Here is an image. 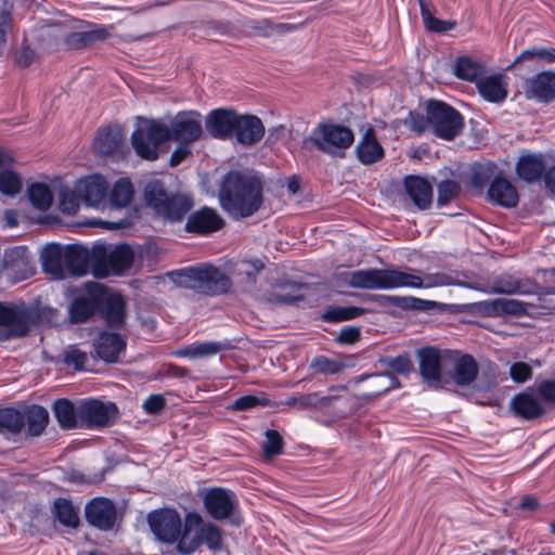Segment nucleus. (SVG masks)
Wrapping results in <instances>:
<instances>
[{
	"label": "nucleus",
	"mask_w": 555,
	"mask_h": 555,
	"mask_svg": "<svg viewBox=\"0 0 555 555\" xmlns=\"http://www.w3.org/2000/svg\"><path fill=\"white\" fill-rule=\"evenodd\" d=\"M269 403V399L264 396L247 395L237 398L231 404V409L235 411H248L260 406H268Z\"/></svg>",
	"instance_id": "obj_59"
},
{
	"label": "nucleus",
	"mask_w": 555,
	"mask_h": 555,
	"mask_svg": "<svg viewBox=\"0 0 555 555\" xmlns=\"http://www.w3.org/2000/svg\"><path fill=\"white\" fill-rule=\"evenodd\" d=\"M399 270L397 269H363L349 274L351 287L362 289L399 288Z\"/></svg>",
	"instance_id": "obj_11"
},
{
	"label": "nucleus",
	"mask_w": 555,
	"mask_h": 555,
	"mask_svg": "<svg viewBox=\"0 0 555 555\" xmlns=\"http://www.w3.org/2000/svg\"><path fill=\"white\" fill-rule=\"evenodd\" d=\"M144 198L158 217L169 222H180L193 206L189 196L168 193L159 181L146 184Z\"/></svg>",
	"instance_id": "obj_5"
},
{
	"label": "nucleus",
	"mask_w": 555,
	"mask_h": 555,
	"mask_svg": "<svg viewBox=\"0 0 555 555\" xmlns=\"http://www.w3.org/2000/svg\"><path fill=\"white\" fill-rule=\"evenodd\" d=\"M531 60L539 63H554L555 62V49L546 47H532L524 50L514 61L512 66H515L519 62Z\"/></svg>",
	"instance_id": "obj_52"
},
{
	"label": "nucleus",
	"mask_w": 555,
	"mask_h": 555,
	"mask_svg": "<svg viewBox=\"0 0 555 555\" xmlns=\"http://www.w3.org/2000/svg\"><path fill=\"white\" fill-rule=\"evenodd\" d=\"M365 379H370V388L372 390L373 396L383 395L390 389L397 388L399 386V382L395 375L391 373H379L372 375H362L358 382H363Z\"/></svg>",
	"instance_id": "obj_45"
},
{
	"label": "nucleus",
	"mask_w": 555,
	"mask_h": 555,
	"mask_svg": "<svg viewBox=\"0 0 555 555\" xmlns=\"http://www.w3.org/2000/svg\"><path fill=\"white\" fill-rule=\"evenodd\" d=\"M430 130L443 140H453L464 127L462 115L451 105L441 101H429L426 106Z\"/></svg>",
	"instance_id": "obj_8"
},
{
	"label": "nucleus",
	"mask_w": 555,
	"mask_h": 555,
	"mask_svg": "<svg viewBox=\"0 0 555 555\" xmlns=\"http://www.w3.org/2000/svg\"><path fill=\"white\" fill-rule=\"evenodd\" d=\"M55 515L61 524L67 527H77L78 514L73 504L65 499H59L54 503Z\"/></svg>",
	"instance_id": "obj_54"
},
{
	"label": "nucleus",
	"mask_w": 555,
	"mask_h": 555,
	"mask_svg": "<svg viewBox=\"0 0 555 555\" xmlns=\"http://www.w3.org/2000/svg\"><path fill=\"white\" fill-rule=\"evenodd\" d=\"M474 307L486 317L496 318L502 315H525L528 313V308L531 305L517 299L495 298L476 302Z\"/></svg>",
	"instance_id": "obj_17"
},
{
	"label": "nucleus",
	"mask_w": 555,
	"mask_h": 555,
	"mask_svg": "<svg viewBox=\"0 0 555 555\" xmlns=\"http://www.w3.org/2000/svg\"><path fill=\"white\" fill-rule=\"evenodd\" d=\"M485 73V66L477 60L469 56H461L456 60L454 65V74L456 77L467 80L475 81L482 78Z\"/></svg>",
	"instance_id": "obj_42"
},
{
	"label": "nucleus",
	"mask_w": 555,
	"mask_h": 555,
	"mask_svg": "<svg viewBox=\"0 0 555 555\" xmlns=\"http://www.w3.org/2000/svg\"><path fill=\"white\" fill-rule=\"evenodd\" d=\"M22 188L23 181L17 172L8 169L0 171V192L3 195L13 197L22 191Z\"/></svg>",
	"instance_id": "obj_53"
},
{
	"label": "nucleus",
	"mask_w": 555,
	"mask_h": 555,
	"mask_svg": "<svg viewBox=\"0 0 555 555\" xmlns=\"http://www.w3.org/2000/svg\"><path fill=\"white\" fill-rule=\"evenodd\" d=\"M406 193L420 209H427L433 203V186L424 178L410 176L404 180Z\"/></svg>",
	"instance_id": "obj_32"
},
{
	"label": "nucleus",
	"mask_w": 555,
	"mask_h": 555,
	"mask_svg": "<svg viewBox=\"0 0 555 555\" xmlns=\"http://www.w3.org/2000/svg\"><path fill=\"white\" fill-rule=\"evenodd\" d=\"M478 375V365L469 354H457L453 359L451 377L457 386L470 385Z\"/></svg>",
	"instance_id": "obj_34"
},
{
	"label": "nucleus",
	"mask_w": 555,
	"mask_h": 555,
	"mask_svg": "<svg viewBox=\"0 0 555 555\" xmlns=\"http://www.w3.org/2000/svg\"><path fill=\"white\" fill-rule=\"evenodd\" d=\"M223 225L224 220L216 209L203 207L189 216L185 230L190 233L208 235L219 231Z\"/></svg>",
	"instance_id": "obj_19"
},
{
	"label": "nucleus",
	"mask_w": 555,
	"mask_h": 555,
	"mask_svg": "<svg viewBox=\"0 0 555 555\" xmlns=\"http://www.w3.org/2000/svg\"><path fill=\"white\" fill-rule=\"evenodd\" d=\"M480 95L493 103L502 102L507 96V82L502 74L482 77L476 85Z\"/></svg>",
	"instance_id": "obj_31"
},
{
	"label": "nucleus",
	"mask_w": 555,
	"mask_h": 555,
	"mask_svg": "<svg viewBox=\"0 0 555 555\" xmlns=\"http://www.w3.org/2000/svg\"><path fill=\"white\" fill-rule=\"evenodd\" d=\"M327 399H323V395L319 391L310 393H298L289 396L285 399L284 404L295 406L299 410H320V405L326 403Z\"/></svg>",
	"instance_id": "obj_46"
},
{
	"label": "nucleus",
	"mask_w": 555,
	"mask_h": 555,
	"mask_svg": "<svg viewBox=\"0 0 555 555\" xmlns=\"http://www.w3.org/2000/svg\"><path fill=\"white\" fill-rule=\"evenodd\" d=\"M122 143V134L118 128H104L99 130L94 139V150L101 155L115 153Z\"/></svg>",
	"instance_id": "obj_39"
},
{
	"label": "nucleus",
	"mask_w": 555,
	"mask_h": 555,
	"mask_svg": "<svg viewBox=\"0 0 555 555\" xmlns=\"http://www.w3.org/2000/svg\"><path fill=\"white\" fill-rule=\"evenodd\" d=\"M166 405V400L160 395H151L149 396L142 408L147 414H158Z\"/></svg>",
	"instance_id": "obj_63"
},
{
	"label": "nucleus",
	"mask_w": 555,
	"mask_h": 555,
	"mask_svg": "<svg viewBox=\"0 0 555 555\" xmlns=\"http://www.w3.org/2000/svg\"><path fill=\"white\" fill-rule=\"evenodd\" d=\"M266 441L262 444V452L266 457H273L283 451L284 441L279 431L268 429L264 433Z\"/></svg>",
	"instance_id": "obj_56"
},
{
	"label": "nucleus",
	"mask_w": 555,
	"mask_h": 555,
	"mask_svg": "<svg viewBox=\"0 0 555 555\" xmlns=\"http://www.w3.org/2000/svg\"><path fill=\"white\" fill-rule=\"evenodd\" d=\"M511 408L516 416L526 421L535 420L545 413L541 402L529 392L515 395L511 400Z\"/></svg>",
	"instance_id": "obj_30"
},
{
	"label": "nucleus",
	"mask_w": 555,
	"mask_h": 555,
	"mask_svg": "<svg viewBox=\"0 0 555 555\" xmlns=\"http://www.w3.org/2000/svg\"><path fill=\"white\" fill-rule=\"evenodd\" d=\"M237 116L238 114L233 109H214L206 117V129L216 139H233Z\"/></svg>",
	"instance_id": "obj_20"
},
{
	"label": "nucleus",
	"mask_w": 555,
	"mask_h": 555,
	"mask_svg": "<svg viewBox=\"0 0 555 555\" xmlns=\"http://www.w3.org/2000/svg\"><path fill=\"white\" fill-rule=\"evenodd\" d=\"M408 127L415 131L418 134L424 133L427 130H430L429 116L426 113V116H423L420 113L410 112L409 117L406 119Z\"/></svg>",
	"instance_id": "obj_61"
},
{
	"label": "nucleus",
	"mask_w": 555,
	"mask_h": 555,
	"mask_svg": "<svg viewBox=\"0 0 555 555\" xmlns=\"http://www.w3.org/2000/svg\"><path fill=\"white\" fill-rule=\"evenodd\" d=\"M65 251V272L67 275L82 276L92 268V251L80 245H70Z\"/></svg>",
	"instance_id": "obj_25"
},
{
	"label": "nucleus",
	"mask_w": 555,
	"mask_h": 555,
	"mask_svg": "<svg viewBox=\"0 0 555 555\" xmlns=\"http://www.w3.org/2000/svg\"><path fill=\"white\" fill-rule=\"evenodd\" d=\"M86 518L94 527L108 530L116 520V508L108 499H93L86 506Z\"/></svg>",
	"instance_id": "obj_23"
},
{
	"label": "nucleus",
	"mask_w": 555,
	"mask_h": 555,
	"mask_svg": "<svg viewBox=\"0 0 555 555\" xmlns=\"http://www.w3.org/2000/svg\"><path fill=\"white\" fill-rule=\"evenodd\" d=\"M539 291L538 283L532 279H518L509 274L496 276L490 286V293L505 295H531Z\"/></svg>",
	"instance_id": "obj_22"
},
{
	"label": "nucleus",
	"mask_w": 555,
	"mask_h": 555,
	"mask_svg": "<svg viewBox=\"0 0 555 555\" xmlns=\"http://www.w3.org/2000/svg\"><path fill=\"white\" fill-rule=\"evenodd\" d=\"M24 417L28 433L31 436L41 435L49 423V413L40 405H31L28 408Z\"/></svg>",
	"instance_id": "obj_44"
},
{
	"label": "nucleus",
	"mask_w": 555,
	"mask_h": 555,
	"mask_svg": "<svg viewBox=\"0 0 555 555\" xmlns=\"http://www.w3.org/2000/svg\"><path fill=\"white\" fill-rule=\"evenodd\" d=\"M169 140L191 144L202 137L201 115L195 112L178 114L167 126Z\"/></svg>",
	"instance_id": "obj_15"
},
{
	"label": "nucleus",
	"mask_w": 555,
	"mask_h": 555,
	"mask_svg": "<svg viewBox=\"0 0 555 555\" xmlns=\"http://www.w3.org/2000/svg\"><path fill=\"white\" fill-rule=\"evenodd\" d=\"M168 140L167 125L155 119L139 118L131 134L135 154L146 160H156L159 157L160 145Z\"/></svg>",
	"instance_id": "obj_6"
},
{
	"label": "nucleus",
	"mask_w": 555,
	"mask_h": 555,
	"mask_svg": "<svg viewBox=\"0 0 555 555\" xmlns=\"http://www.w3.org/2000/svg\"><path fill=\"white\" fill-rule=\"evenodd\" d=\"M263 134L264 126L259 117L238 114L233 132V138L237 143L250 146L259 142Z\"/></svg>",
	"instance_id": "obj_24"
},
{
	"label": "nucleus",
	"mask_w": 555,
	"mask_h": 555,
	"mask_svg": "<svg viewBox=\"0 0 555 555\" xmlns=\"http://www.w3.org/2000/svg\"><path fill=\"white\" fill-rule=\"evenodd\" d=\"M545 164L541 155H524L519 158L516 170L522 180L533 182L541 178Z\"/></svg>",
	"instance_id": "obj_40"
},
{
	"label": "nucleus",
	"mask_w": 555,
	"mask_h": 555,
	"mask_svg": "<svg viewBox=\"0 0 555 555\" xmlns=\"http://www.w3.org/2000/svg\"><path fill=\"white\" fill-rule=\"evenodd\" d=\"M92 273L95 278L103 279L111 274H118L132 266L133 251L125 244L107 248L103 244L92 248Z\"/></svg>",
	"instance_id": "obj_7"
},
{
	"label": "nucleus",
	"mask_w": 555,
	"mask_h": 555,
	"mask_svg": "<svg viewBox=\"0 0 555 555\" xmlns=\"http://www.w3.org/2000/svg\"><path fill=\"white\" fill-rule=\"evenodd\" d=\"M25 426L24 415L12 408L0 409V430L18 434Z\"/></svg>",
	"instance_id": "obj_50"
},
{
	"label": "nucleus",
	"mask_w": 555,
	"mask_h": 555,
	"mask_svg": "<svg viewBox=\"0 0 555 555\" xmlns=\"http://www.w3.org/2000/svg\"><path fill=\"white\" fill-rule=\"evenodd\" d=\"M28 198L31 205L38 210H47L53 202V195L49 186L44 183H34L28 188Z\"/></svg>",
	"instance_id": "obj_47"
},
{
	"label": "nucleus",
	"mask_w": 555,
	"mask_h": 555,
	"mask_svg": "<svg viewBox=\"0 0 555 555\" xmlns=\"http://www.w3.org/2000/svg\"><path fill=\"white\" fill-rule=\"evenodd\" d=\"M387 302L397 306L401 309L416 310V311H427L433 309L436 306L435 301L425 300L421 298H416L413 296H398V295H388L385 296Z\"/></svg>",
	"instance_id": "obj_48"
},
{
	"label": "nucleus",
	"mask_w": 555,
	"mask_h": 555,
	"mask_svg": "<svg viewBox=\"0 0 555 555\" xmlns=\"http://www.w3.org/2000/svg\"><path fill=\"white\" fill-rule=\"evenodd\" d=\"M225 345L219 341L194 343L175 351L179 358L197 359L217 354L223 350Z\"/></svg>",
	"instance_id": "obj_41"
},
{
	"label": "nucleus",
	"mask_w": 555,
	"mask_h": 555,
	"mask_svg": "<svg viewBox=\"0 0 555 555\" xmlns=\"http://www.w3.org/2000/svg\"><path fill=\"white\" fill-rule=\"evenodd\" d=\"M173 275L179 286L203 295L216 296L231 288V280L211 264L183 268Z\"/></svg>",
	"instance_id": "obj_2"
},
{
	"label": "nucleus",
	"mask_w": 555,
	"mask_h": 555,
	"mask_svg": "<svg viewBox=\"0 0 555 555\" xmlns=\"http://www.w3.org/2000/svg\"><path fill=\"white\" fill-rule=\"evenodd\" d=\"M421 15L425 27L435 33H443L452 29L454 24L448 21H441L433 16L428 5L424 0H421Z\"/></svg>",
	"instance_id": "obj_55"
},
{
	"label": "nucleus",
	"mask_w": 555,
	"mask_h": 555,
	"mask_svg": "<svg viewBox=\"0 0 555 555\" xmlns=\"http://www.w3.org/2000/svg\"><path fill=\"white\" fill-rule=\"evenodd\" d=\"M356 153L360 163L371 165L384 155V149L378 143L372 129H369L359 141Z\"/></svg>",
	"instance_id": "obj_36"
},
{
	"label": "nucleus",
	"mask_w": 555,
	"mask_h": 555,
	"mask_svg": "<svg viewBox=\"0 0 555 555\" xmlns=\"http://www.w3.org/2000/svg\"><path fill=\"white\" fill-rule=\"evenodd\" d=\"M354 141L352 130L344 125L332 121L319 122L304 139L302 146L306 150L315 149L330 156L343 157L345 151Z\"/></svg>",
	"instance_id": "obj_3"
},
{
	"label": "nucleus",
	"mask_w": 555,
	"mask_h": 555,
	"mask_svg": "<svg viewBox=\"0 0 555 555\" xmlns=\"http://www.w3.org/2000/svg\"><path fill=\"white\" fill-rule=\"evenodd\" d=\"M42 269L54 279L63 280L65 272V251L60 246H48L41 254Z\"/></svg>",
	"instance_id": "obj_35"
},
{
	"label": "nucleus",
	"mask_w": 555,
	"mask_h": 555,
	"mask_svg": "<svg viewBox=\"0 0 555 555\" xmlns=\"http://www.w3.org/2000/svg\"><path fill=\"white\" fill-rule=\"evenodd\" d=\"M147 521L155 537L165 543H173L181 535V518L175 509L163 508L149 514Z\"/></svg>",
	"instance_id": "obj_12"
},
{
	"label": "nucleus",
	"mask_w": 555,
	"mask_h": 555,
	"mask_svg": "<svg viewBox=\"0 0 555 555\" xmlns=\"http://www.w3.org/2000/svg\"><path fill=\"white\" fill-rule=\"evenodd\" d=\"M53 412L63 429L80 427L79 406L76 409L68 399H57L53 404Z\"/></svg>",
	"instance_id": "obj_38"
},
{
	"label": "nucleus",
	"mask_w": 555,
	"mask_h": 555,
	"mask_svg": "<svg viewBox=\"0 0 555 555\" xmlns=\"http://www.w3.org/2000/svg\"><path fill=\"white\" fill-rule=\"evenodd\" d=\"M220 206L233 219H244L255 215L263 203V183L248 171L231 170L219 185Z\"/></svg>",
	"instance_id": "obj_1"
},
{
	"label": "nucleus",
	"mask_w": 555,
	"mask_h": 555,
	"mask_svg": "<svg viewBox=\"0 0 555 555\" xmlns=\"http://www.w3.org/2000/svg\"><path fill=\"white\" fill-rule=\"evenodd\" d=\"M346 363L338 358L318 356L312 359L310 367L323 375H334L346 369Z\"/></svg>",
	"instance_id": "obj_51"
},
{
	"label": "nucleus",
	"mask_w": 555,
	"mask_h": 555,
	"mask_svg": "<svg viewBox=\"0 0 555 555\" xmlns=\"http://www.w3.org/2000/svg\"><path fill=\"white\" fill-rule=\"evenodd\" d=\"M203 502L207 513L216 520L230 517L238 504L235 493L222 488L207 490Z\"/></svg>",
	"instance_id": "obj_16"
},
{
	"label": "nucleus",
	"mask_w": 555,
	"mask_h": 555,
	"mask_svg": "<svg viewBox=\"0 0 555 555\" xmlns=\"http://www.w3.org/2000/svg\"><path fill=\"white\" fill-rule=\"evenodd\" d=\"M205 544L211 551L222 547V532L212 522L204 521L197 513H189L184 520V530L178 543V550L189 555Z\"/></svg>",
	"instance_id": "obj_4"
},
{
	"label": "nucleus",
	"mask_w": 555,
	"mask_h": 555,
	"mask_svg": "<svg viewBox=\"0 0 555 555\" xmlns=\"http://www.w3.org/2000/svg\"><path fill=\"white\" fill-rule=\"evenodd\" d=\"M134 195V189L128 178L118 179L108 190L107 208L121 209L129 206Z\"/></svg>",
	"instance_id": "obj_37"
},
{
	"label": "nucleus",
	"mask_w": 555,
	"mask_h": 555,
	"mask_svg": "<svg viewBox=\"0 0 555 555\" xmlns=\"http://www.w3.org/2000/svg\"><path fill=\"white\" fill-rule=\"evenodd\" d=\"M323 399L328 400L323 405H320V410L333 413L339 417L346 415L351 405V395L345 386L331 387L328 395H323Z\"/></svg>",
	"instance_id": "obj_33"
},
{
	"label": "nucleus",
	"mask_w": 555,
	"mask_h": 555,
	"mask_svg": "<svg viewBox=\"0 0 555 555\" xmlns=\"http://www.w3.org/2000/svg\"><path fill=\"white\" fill-rule=\"evenodd\" d=\"M109 184L101 175H91L76 182V192L87 206L104 210L107 208Z\"/></svg>",
	"instance_id": "obj_13"
},
{
	"label": "nucleus",
	"mask_w": 555,
	"mask_h": 555,
	"mask_svg": "<svg viewBox=\"0 0 555 555\" xmlns=\"http://www.w3.org/2000/svg\"><path fill=\"white\" fill-rule=\"evenodd\" d=\"M89 358L87 352L78 349L76 346H69L63 353V361L67 366H73L76 371H83Z\"/></svg>",
	"instance_id": "obj_58"
},
{
	"label": "nucleus",
	"mask_w": 555,
	"mask_h": 555,
	"mask_svg": "<svg viewBox=\"0 0 555 555\" xmlns=\"http://www.w3.org/2000/svg\"><path fill=\"white\" fill-rule=\"evenodd\" d=\"M509 375L515 383L522 384L532 377V369L525 362H515L509 369Z\"/></svg>",
	"instance_id": "obj_62"
},
{
	"label": "nucleus",
	"mask_w": 555,
	"mask_h": 555,
	"mask_svg": "<svg viewBox=\"0 0 555 555\" xmlns=\"http://www.w3.org/2000/svg\"><path fill=\"white\" fill-rule=\"evenodd\" d=\"M80 197L76 192L72 190H62L59 194V207L60 210L67 215H75L79 209Z\"/></svg>",
	"instance_id": "obj_57"
},
{
	"label": "nucleus",
	"mask_w": 555,
	"mask_h": 555,
	"mask_svg": "<svg viewBox=\"0 0 555 555\" xmlns=\"http://www.w3.org/2000/svg\"><path fill=\"white\" fill-rule=\"evenodd\" d=\"M525 95L529 100L550 103L555 100V73L542 72L524 81Z\"/></svg>",
	"instance_id": "obj_18"
},
{
	"label": "nucleus",
	"mask_w": 555,
	"mask_h": 555,
	"mask_svg": "<svg viewBox=\"0 0 555 555\" xmlns=\"http://www.w3.org/2000/svg\"><path fill=\"white\" fill-rule=\"evenodd\" d=\"M118 409L114 402L98 399H86L79 404L80 427L101 429L114 424Z\"/></svg>",
	"instance_id": "obj_9"
},
{
	"label": "nucleus",
	"mask_w": 555,
	"mask_h": 555,
	"mask_svg": "<svg viewBox=\"0 0 555 555\" xmlns=\"http://www.w3.org/2000/svg\"><path fill=\"white\" fill-rule=\"evenodd\" d=\"M489 199L503 207L512 208L518 204L515 186L505 178L495 177L488 190Z\"/></svg>",
	"instance_id": "obj_29"
},
{
	"label": "nucleus",
	"mask_w": 555,
	"mask_h": 555,
	"mask_svg": "<svg viewBox=\"0 0 555 555\" xmlns=\"http://www.w3.org/2000/svg\"><path fill=\"white\" fill-rule=\"evenodd\" d=\"M460 184L453 180H444L438 184V204H449L460 193Z\"/></svg>",
	"instance_id": "obj_60"
},
{
	"label": "nucleus",
	"mask_w": 555,
	"mask_h": 555,
	"mask_svg": "<svg viewBox=\"0 0 555 555\" xmlns=\"http://www.w3.org/2000/svg\"><path fill=\"white\" fill-rule=\"evenodd\" d=\"M537 391L545 402L555 403V379L541 382L537 386Z\"/></svg>",
	"instance_id": "obj_64"
},
{
	"label": "nucleus",
	"mask_w": 555,
	"mask_h": 555,
	"mask_svg": "<svg viewBox=\"0 0 555 555\" xmlns=\"http://www.w3.org/2000/svg\"><path fill=\"white\" fill-rule=\"evenodd\" d=\"M365 313V309L353 306H328L323 314L322 320L330 323H338L353 320Z\"/></svg>",
	"instance_id": "obj_43"
},
{
	"label": "nucleus",
	"mask_w": 555,
	"mask_h": 555,
	"mask_svg": "<svg viewBox=\"0 0 555 555\" xmlns=\"http://www.w3.org/2000/svg\"><path fill=\"white\" fill-rule=\"evenodd\" d=\"M125 348L126 339L117 333L103 332L94 341L96 354L108 363L117 362Z\"/></svg>",
	"instance_id": "obj_26"
},
{
	"label": "nucleus",
	"mask_w": 555,
	"mask_h": 555,
	"mask_svg": "<svg viewBox=\"0 0 555 555\" xmlns=\"http://www.w3.org/2000/svg\"><path fill=\"white\" fill-rule=\"evenodd\" d=\"M30 327V313L25 305L0 302V339L25 336Z\"/></svg>",
	"instance_id": "obj_10"
},
{
	"label": "nucleus",
	"mask_w": 555,
	"mask_h": 555,
	"mask_svg": "<svg viewBox=\"0 0 555 555\" xmlns=\"http://www.w3.org/2000/svg\"><path fill=\"white\" fill-rule=\"evenodd\" d=\"M101 312L106 323L112 327H119L125 322V301L120 295L108 293L103 286V299H101Z\"/></svg>",
	"instance_id": "obj_27"
},
{
	"label": "nucleus",
	"mask_w": 555,
	"mask_h": 555,
	"mask_svg": "<svg viewBox=\"0 0 555 555\" xmlns=\"http://www.w3.org/2000/svg\"><path fill=\"white\" fill-rule=\"evenodd\" d=\"M29 263L28 249L25 246H15L4 253V268L11 271L25 269Z\"/></svg>",
	"instance_id": "obj_49"
},
{
	"label": "nucleus",
	"mask_w": 555,
	"mask_h": 555,
	"mask_svg": "<svg viewBox=\"0 0 555 555\" xmlns=\"http://www.w3.org/2000/svg\"><path fill=\"white\" fill-rule=\"evenodd\" d=\"M86 295L78 296L70 305L69 313L73 322L87 321L100 307L103 299V285L98 282H87L83 285Z\"/></svg>",
	"instance_id": "obj_14"
},
{
	"label": "nucleus",
	"mask_w": 555,
	"mask_h": 555,
	"mask_svg": "<svg viewBox=\"0 0 555 555\" xmlns=\"http://www.w3.org/2000/svg\"><path fill=\"white\" fill-rule=\"evenodd\" d=\"M399 288H433L450 284L451 278L444 273H426L423 276L399 270Z\"/></svg>",
	"instance_id": "obj_28"
},
{
	"label": "nucleus",
	"mask_w": 555,
	"mask_h": 555,
	"mask_svg": "<svg viewBox=\"0 0 555 555\" xmlns=\"http://www.w3.org/2000/svg\"><path fill=\"white\" fill-rule=\"evenodd\" d=\"M420 373L424 382L433 388L441 384V356L435 347H425L417 351Z\"/></svg>",
	"instance_id": "obj_21"
}]
</instances>
